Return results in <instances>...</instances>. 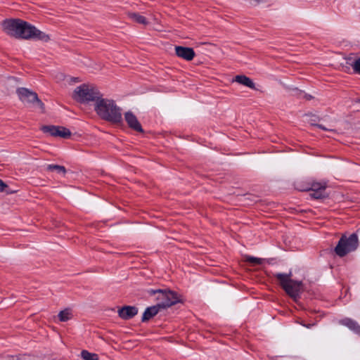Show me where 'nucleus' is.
Wrapping results in <instances>:
<instances>
[{"label": "nucleus", "mask_w": 360, "mask_h": 360, "mask_svg": "<svg viewBox=\"0 0 360 360\" xmlns=\"http://www.w3.org/2000/svg\"><path fill=\"white\" fill-rule=\"evenodd\" d=\"M1 25L6 34L16 38L24 39H35L43 41L50 40L49 34L20 19L5 20L2 22Z\"/></svg>", "instance_id": "f257e3e1"}, {"label": "nucleus", "mask_w": 360, "mask_h": 360, "mask_svg": "<svg viewBox=\"0 0 360 360\" xmlns=\"http://www.w3.org/2000/svg\"><path fill=\"white\" fill-rule=\"evenodd\" d=\"M94 110L103 120L117 124L122 120V109L113 100L101 98L95 103Z\"/></svg>", "instance_id": "f03ea898"}, {"label": "nucleus", "mask_w": 360, "mask_h": 360, "mask_svg": "<svg viewBox=\"0 0 360 360\" xmlns=\"http://www.w3.org/2000/svg\"><path fill=\"white\" fill-rule=\"evenodd\" d=\"M274 276L277 279L279 285L285 292L297 302L302 292V282L292 280L291 278V271L288 274L275 273L274 274Z\"/></svg>", "instance_id": "7ed1b4c3"}, {"label": "nucleus", "mask_w": 360, "mask_h": 360, "mask_svg": "<svg viewBox=\"0 0 360 360\" xmlns=\"http://www.w3.org/2000/svg\"><path fill=\"white\" fill-rule=\"evenodd\" d=\"M73 97L81 103H96L102 97V94L96 86L84 84L75 89Z\"/></svg>", "instance_id": "20e7f679"}, {"label": "nucleus", "mask_w": 360, "mask_h": 360, "mask_svg": "<svg viewBox=\"0 0 360 360\" xmlns=\"http://www.w3.org/2000/svg\"><path fill=\"white\" fill-rule=\"evenodd\" d=\"M358 245V236L356 233H352L349 237L343 236L335 248V252L337 255L342 257L349 252L354 251Z\"/></svg>", "instance_id": "39448f33"}, {"label": "nucleus", "mask_w": 360, "mask_h": 360, "mask_svg": "<svg viewBox=\"0 0 360 360\" xmlns=\"http://www.w3.org/2000/svg\"><path fill=\"white\" fill-rule=\"evenodd\" d=\"M148 293L150 295L157 294L156 299L160 302L158 304L162 309L171 307L179 302L176 293L171 290H149Z\"/></svg>", "instance_id": "423d86ee"}, {"label": "nucleus", "mask_w": 360, "mask_h": 360, "mask_svg": "<svg viewBox=\"0 0 360 360\" xmlns=\"http://www.w3.org/2000/svg\"><path fill=\"white\" fill-rule=\"evenodd\" d=\"M17 94L20 100L24 103L35 104L41 110H44V105L41 100L39 99L37 94L26 88H18Z\"/></svg>", "instance_id": "0eeeda50"}, {"label": "nucleus", "mask_w": 360, "mask_h": 360, "mask_svg": "<svg viewBox=\"0 0 360 360\" xmlns=\"http://www.w3.org/2000/svg\"><path fill=\"white\" fill-rule=\"evenodd\" d=\"M41 129L44 133L56 137L67 139L71 135V132L68 129L61 126L45 125L41 127Z\"/></svg>", "instance_id": "6e6552de"}, {"label": "nucleus", "mask_w": 360, "mask_h": 360, "mask_svg": "<svg viewBox=\"0 0 360 360\" xmlns=\"http://www.w3.org/2000/svg\"><path fill=\"white\" fill-rule=\"evenodd\" d=\"M124 119L128 124V126L132 129L133 130L138 132H143V128L139 122L137 117L135 116L134 113L129 111L124 114Z\"/></svg>", "instance_id": "1a4fd4ad"}, {"label": "nucleus", "mask_w": 360, "mask_h": 360, "mask_svg": "<svg viewBox=\"0 0 360 360\" xmlns=\"http://www.w3.org/2000/svg\"><path fill=\"white\" fill-rule=\"evenodd\" d=\"M176 56L186 60H191L195 57V51L192 48L177 46L175 47Z\"/></svg>", "instance_id": "9d476101"}, {"label": "nucleus", "mask_w": 360, "mask_h": 360, "mask_svg": "<svg viewBox=\"0 0 360 360\" xmlns=\"http://www.w3.org/2000/svg\"><path fill=\"white\" fill-rule=\"evenodd\" d=\"M138 313V309L134 306H124L118 310L120 317L127 320L133 318Z\"/></svg>", "instance_id": "9b49d317"}, {"label": "nucleus", "mask_w": 360, "mask_h": 360, "mask_svg": "<svg viewBox=\"0 0 360 360\" xmlns=\"http://www.w3.org/2000/svg\"><path fill=\"white\" fill-rule=\"evenodd\" d=\"M340 323L347 327L349 330L360 336V326L354 320L345 318L340 321Z\"/></svg>", "instance_id": "f8f14e48"}, {"label": "nucleus", "mask_w": 360, "mask_h": 360, "mask_svg": "<svg viewBox=\"0 0 360 360\" xmlns=\"http://www.w3.org/2000/svg\"><path fill=\"white\" fill-rule=\"evenodd\" d=\"M233 82H237L251 89H256L255 84L253 81L248 77L243 75H236Z\"/></svg>", "instance_id": "ddd939ff"}, {"label": "nucleus", "mask_w": 360, "mask_h": 360, "mask_svg": "<svg viewBox=\"0 0 360 360\" xmlns=\"http://www.w3.org/2000/svg\"><path fill=\"white\" fill-rule=\"evenodd\" d=\"M160 309L162 308L158 304L146 308L142 316V321H147L155 316L158 313Z\"/></svg>", "instance_id": "4468645a"}, {"label": "nucleus", "mask_w": 360, "mask_h": 360, "mask_svg": "<svg viewBox=\"0 0 360 360\" xmlns=\"http://www.w3.org/2000/svg\"><path fill=\"white\" fill-rule=\"evenodd\" d=\"M128 17L134 22L136 23H139L143 25H146L148 24V20L143 15L138 13L134 12H129L127 14Z\"/></svg>", "instance_id": "2eb2a0df"}, {"label": "nucleus", "mask_w": 360, "mask_h": 360, "mask_svg": "<svg viewBox=\"0 0 360 360\" xmlns=\"http://www.w3.org/2000/svg\"><path fill=\"white\" fill-rule=\"evenodd\" d=\"M58 316L60 321L65 322L70 320L72 318V313L70 309H65L63 311H60Z\"/></svg>", "instance_id": "dca6fc26"}, {"label": "nucleus", "mask_w": 360, "mask_h": 360, "mask_svg": "<svg viewBox=\"0 0 360 360\" xmlns=\"http://www.w3.org/2000/svg\"><path fill=\"white\" fill-rule=\"evenodd\" d=\"M47 170L51 172H56L57 173L65 174L66 169L65 167L58 165H48L46 167Z\"/></svg>", "instance_id": "f3484780"}, {"label": "nucleus", "mask_w": 360, "mask_h": 360, "mask_svg": "<svg viewBox=\"0 0 360 360\" xmlns=\"http://www.w3.org/2000/svg\"><path fill=\"white\" fill-rule=\"evenodd\" d=\"M81 356L84 360H98V355L94 353L89 352L86 350H83L81 352Z\"/></svg>", "instance_id": "a211bd4d"}, {"label": "nucleus", "mask_w": 360, "mask_h": 360, "mask_svg": "<svg viewBox=\"0 0 360 360\" xmlns=\"http://www.w3.org/2000/svg\"><path fill=\"white\" fill-rule=\"evenodd\" d=\"M326 183L313 182L311 185V187L307 188V191H314L319 190H326Z\"/></svg>", "instance_id": "6ab92c4d"}, {"label": "nucleus", "mask_w": 360, "mask_h": 360, "mask_svg": "<svg viewBox=\"0 0 360 360\" xmlns=\"http://www.w3.org/2000/svg\"><path fill=\"white\" fill-rule=\"evenodd\" d=\"M354 72L360 74V57L355 58L351 63Z\"/></svg>", "instance_id": "aec40b11"}, {"label": "nucleus", "mask_w": 360, "mask_h": 360, "mask_svg": "<svg viewBox=\"0 0 360 360\" xmlns=\"http://www.w3.org/2000/svg\"><path fill=\"white\" fill-rule=\"evenodd\" d=\"M310 194L312 198L321 199L326 197L325 190L314 191Z\"/></svg>", "instance_id": "412c9836"}, {"label": "nucleus", "mask_w": 360, "mask_h": 360, "mask_svg": "<svg viewBox=\"0 0 360 360\" xmlns=\"http://www.w3.org/2000/svg\"><path fill=\"white\" fill-rule=\"evenodd\" d=\"M246 261L252 263L255 265L262 264L263 263L264 259L262 258L255 257L252 256L246 257Z\"/></svg>", "instance_id": "4be33fe9"}, {"label": "nucleus", "mask_w": 360, "mask_h": 360, "mask_svg": "<svg viewBox=\"0 0 360 360\" xmlns=\"http://www.w3.org/2000/svg\"><path fill=\"white\" fill-rule=\"evenodd\" d=\"M7 187V185L4 184V182L0 179V192H2L4 191L5 188Z\"/></svg>", "instance_id": "5701e85b"}, {"label": "nucleus", "mask_w": 360, "mask_h": 360, "mask_svg": "<svg viewBox=\"0 0 360 360\" xmlns=\"http://www.w3.org/2000/svg\"><path fill=\"white\" fill-rule=\"evenodd\" d=\"M317 127H319V128H321V129H323V130H327V129H326V127H323V125H321V124H318V125H317Z\"/></svg>", "instance_id": "b1692460"}, {"label": "nucleus", "mask_w": 360, "mask_h": 360, "mask_svg": "<svg viewBox=\"0 0 360 360\" xmlns=\"http://www.w3.org/2000/svg\"><path fill=\"white\" fill-rule=\"evenodd\" d=\"M317 127H319V128H321V129H323V130H327V129H326V127H323V125H321V124H318V125H317Z\"/></svg>", "instance_id": "393cba45"}, {"label": "nucleus", "mask_w": 360, "mask_h": 360, "mask_svg": "<svg viewBox=\"0 0 360 360\" xmlns=\"http://www.w3.org/2000/svg\"><path fill=\"white\" fill-rule=\"evenodd\" d=\"M304 97L306 98L307 100H309L311 98V96L309 95H307V94H304Z\"/></svg>", "instance_id": "a878e982"}, {"label": "nucleus", "mask_w": 360, "mask_h": 360, "mask_svg": "<svg viewBox=\"0 0 360 360\" xmlns=\"http://www.w3.org/2000/svg\"><path fill=\"white\" fill-rule=\"evenodd\" d=\"M303 326H305V327H307V328H311L312 326H314V324H308V325H304V324H303Z\"/></svg>", "instance_id": "bb28decb"}, {"label": "nucleus", "mask_w": 360, "mask_h": 360, "mask_svg": "<svg viewBox=\"0 0 360 360\" xmlns=\"http://www.w3.org/2000/svg\"><path fill=\"white\" fill-rule=\"evenodd\" d=\"M73 80H74V82H79V79L77 77L73 78Z\"/></svg>", "instance_id": "cd10ccee"}]
</instances>
